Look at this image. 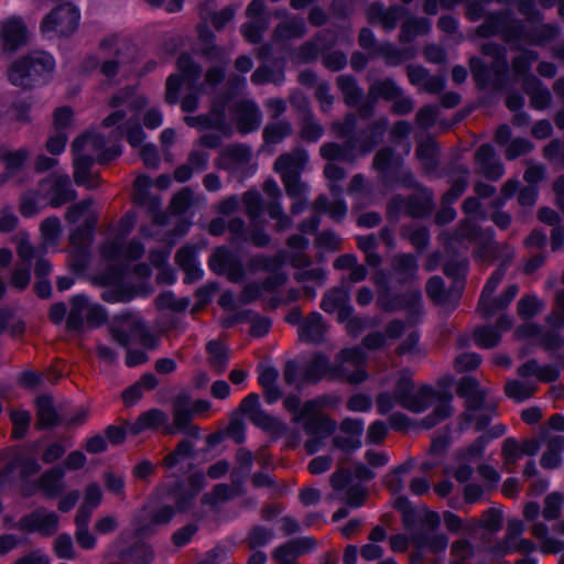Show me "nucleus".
<instances>
[{"mask_svg":"<svg viewBox=\"0 0 564 564\" xmlns=\"http://www.w3.org/2000/svg\"><path fill=\"white\" fill-rule=\"evenodd\" d=\"M411 372L403 370L398 375L395 393L399 403L414 413H422L433 408V413L421 421V425L431 429L452 414L451 398L445 397L429 386H422L414 390L411 381Z\"/></svg>","mask_w":564,"mask_h":564,"instance_id":"nucleus-1","label":"nucleus"},{"mask_svg":"<svg viewBox=\"0 0 564 564\" xmlns=\"http://www.w3.org/2000/svg\"><path fill=\"white\" fill-rule=\"evenodd\" d=\"M365 360L366 354L362 347H355L340 350L334 364L329 362L327 356L316 354L303 367V370L305 379L308 381H318L324 377H329L350 383H359L367 378L362 368Z\"/></svg>","mask_w":564,"mask_h":564,"instance_id":"nucleus-2","label":"nucleus"},{"mask_svg":"<svg viewBox=\"0 0 564 564\" xmlns=\"http://www.w3.org/2000/svg\"><path fill=\"white\" fill-rule=\"evenodd\" d=\"M137 223L135 215L127 214L120 220L116 229L108 231L106 240L101 246V254L109 263L123 273L129 269L131 263L138 260L144 252V247L135 240L126 242L127 236L130 234Z\"/></svg>","mask_w":564,"mask_h":564,"instance_id":"nucleus-3","label":"nucleus"},{"mask_svg":"<svg viewBox=\"0 0 564 564\" xmlns=\"http://www.w3.org/2000/svg\"><path fill=\"white\" fill-rule=\"evenodd\" d=\"M284 408L293 415L294 423L305 422V432L308 440L305 447L310 454L322 448L324 441L335 431L336 423L328 417L317 415L318 402L310 400L301 404L299 397L288 395L284 400Z\"/></svg>","mask_w":564,"mask_h":564,"instance_id":"nucleus-4","label":"nucleus"},{"mask_svg":"<svg viewBox=\"0 0 564 564\" xmlns=\"http://www.w3.org/2000/svg\"><path fill=\"white\" fill-rule=\"evenodd\" d=\"M147 104L145 97L135 94L134 90L129 89L121 93L112 99V107L119 109L104 120L102 128L115 131L118 126H121L123 135L127 134L130 145L132 148H142L145 134L138 124L132 126V120Z\"/></svg>","mask_w":564,"mask_h":564,"instance_id":"nucleus-5","label":"nucleus"},{"mask_svg":"<svg viewBox=\"0 0 564 564\" xmlns=\"http://www.w3.org/2000/svg\"><path fill=\"white\" fill-rule=\"evenodd\" d=\"M480 203L477 198H468L464 203V210L467 216L466 223L460 227L459 232L449 242L451 248L462 245L468 248L470 245L476 247L475 254L480 261H491L495 257L497 247L492 240V231H480L477 220L484 218L480 210Z\"/></svg>","mask_w":564,"mask_h":564,"instance_id":"nucleus-6","label":"nucleus"},{"mask_svg":"<svg viewBox=\"0 0 564 564\" xmlns=\"http://www.w3.org/2000/svg\"><path fill=\"white\" fill-rule=\"evenodd\" d=\"M55 68V59L50 53L34 51L9 67L8 78L12 85L18 87L43 86L53 79Z\"/></svg>","mask_w":564,"mask_h":564,"instance_id":"nucleus-7","label":"nucleus"},{"mask_svg":"<svg viewBox=\"0 0 564 564\" xmlns=\"http://www.w3.org/2000/svg\"><path fill=\"white\" fill-rule=\"evenodd\" d=\"M440 523L441 517L438 513L427 512L423 524L408 528L405 532L390 538L392 551L403 552L411 545L434 553L445 551L448 544L447 538L444 534L434 532Z\"/></svg>","mask_w":564,"mask_h":564,"instance_id":"nucleus-8","label":"nucleus"},{"mask_svg":"<svg viewBox=\"0 0 564 564\" xmlns=\"http://www.w3.org/2000/svg\"><path fill=\"white\" fill-rule=\"evenodd\" d=\"M321 154L329 161H349L351 155L346 148H341L336 143H328L322 147ZM326 178L332 183L329 186L334 202L328 203L327 197L321 196L316 202V209L319 213L328 214L334 220L343 219L347 214V205L339 198L340 189L334 184L344 178L345 172L334 162H329L324 170Z\"/></svg>","mask_w":564,"mask_h":564,"instance_id":"nucleus-9","label":"nucleus"},{"mask_svg":"<svg viewBox=\"0 0 564 564\" xmlns=\"http://www.w3.org/2000/svg\"><path fill=\"white\" fill-rule=\"evenodd\" d=\"M308 162L304 150H295L292 154L281 155L274 164V170L283 181L286 194L294 199L292 213L297 215L307 206V186L301 182L300 174Z\"/></svg>","mask_w":564,"mask_h":564,"instance_id":"nucleus-10","label":"nucleus"},{"mask_svg":"<svg viewBox=\"0 0 564 564\" xmlns=\"http://www.w3.org/2000/svg\"><path fill=\"white\" fill-rule=\"evenodd\" d=\"M108 135L99 131H89L75 140L74 155L84 156L97 163H106L121 153L118 141L123 137V129L118 126L115 131L107 129Z\"/></svg>","mask_w":564,"mask_h":564,"instance_id":"nucleus-11","label":"nucleus"},{"mask_svg":"<svg viewBox=\"0 0 564 564\" xmlns=\"http://www.w3.org/2000/svg\"><path fill=\"white\" fill-rule=\"evenodd\" d=\"M41 195L30 194L23 197L21 203V213L31 217L39 213L46 200L54 207L61 206L76 197L75 189L70 186L67 174H52L41 184Z\"/></svg>","mask_w":564,"mask_h":564,"instance_id":"nucleus-12","label":"nucleus"},{"mask_svg":"<svg viewBox=\"0 0 564 564\" xmlns=\"http://www.w3.org/2000/svg\"><path fill=\"white\" fill-rule=\"evenodd\" d=\"M66 219L69 224L77 226L70 235L73 245L80 246L90 242L93 229L97 221V209L91 199L72 205L66 213Z\"/></svg>","mask_w":564,"mask_h":564,"instance_id":"nucleus-13","label":"nucleus"},{"mask_svg":"<svg viewBox=\"0 0 564 564\" xmlns=\"http://www.w3.org/2000/svg\"><path fill=\"white\" fill-rule=\"evenodd\" d=\"M80 11L72 2L53 8L41 22V32H55L58 35H73L79 25Z\"/></svg>","mask_w":564,"mask_h":564,"instance_id":"nucleus-14","label":"nucleus"},{"mask_svg":"<svg viewBox=\"0 0 564 564\" xmlns=\"http://www.w3.org/2000/svg\"><path fill=\"white\" fill-rule=\"evenodd\" d=\"M506 270L499 268L487 281L478 305V310L485 317H491L500 310L507 307L517 296L519 289L516 284L510 285L498 299L492 297L494 292L502 281Z\"/></svg>","mask_w":564,"mask_h":564,"instance_id":"nucleus-15","label":"nucleus"},{"mask_svg":"<svg viewBox=\"0 0 564 564\" xmlns=\"http://www.w3.org/2000/svg\"><path fill=\"white\" fill-rule=\"evenodd\" d=\"M210 405V402L207 400L191 401L187 393H181L174 401L173 425H166V433L175 434L185 431L188 427L191 417L207 412Z\"/></svg>","mask_w":564,"mask_h":564,"instance_id":"nucleus-16","label":"nucleus"},{"mask_svg":"<svg viewBox=\"0 0 564 564\" xmlns=\"http://www.w3.org/2000/svg\"><path fill=\"white\" fill-rule=\"evenodd\" d=\"M289 248L293 252L289 261L295 268L303 269L297 280L302 283L314 282L319 286L325 282V272L321 268L305 269L308 265L307 258L302 253L308 246V240L300 235H295L289 239Z\"/></svg>","mask_w":564,"mask_h":564,"instance_id":"nucleus-17","label":"nucleus"},{"mask_svg":"<svg viewBox=\"0 0 564 564\" xmlns=\"http://www.w3.org/2000/svg\"><path fill=\"white\" fill-rule=\"evenodd\" d=\"M180 74L171 75L166 83V100L176 104L180 98V88L184 84L192 87L200 75V67L193 63L191 56L182 55L177 62Z\"/></svg>","mask_w":564,"mask_h":564,"instance_id":"nucleus-18","label":"nucleus"},{"mask_svg":"<svg viewBox=\"0 0 564 564\" xmlns=\"http://www.w3.org/2000/svg\"><path fill=\"white\" fill-rule=\"evenodd\" d=\"M241 411L254 425L267 432L279 434L285 430L284 424L278 417L262 410L258 394L247 395L241 402Z\"/></svg>","mask_w":564,"mask_h":564,"instance_id":"nucleus-19","label":"nucleus"},{"mask_svg":"<svg viewBox=\"0 0 564 564\" xmlns=\"http://www.w3.org/2000/svg\"><path fill=\"white\" fill-rule=\"evenodd\" d=\"M408 12V9L403 6L394 4L387 9L382 2L375 1L368 6L366 14L371 25H381L386 33H390Z\"/></svg>","mask_w":564,"mask_h":564,"instance_id":"nucleus-20","label":"nucleus"},{"mask_svg":"<svg viewBox=\"0 0 564 564\" xmlns=\"http://www.w3.org/2000/svg\"><path fill=\"white\" fill-rule=\"evenodd\" d=\"M58 525V516L53 511L39 508L28 516L20 519L18 529L28 533H40L44 536L56 532Z\"/></svg>","mask_w":564,"mask_h":564,"instance_id":"nucleus-21","label":"nucleus"},{"mask_svg":"<svg viewBox=\"0 0 564 564\" xmlns=\"http://www.w3.org/2000/svg\"><path fill=\"white\" fill-rule=\"evenodd\" d=\"M123 325L131 328V334L126 335L124 333L113 329V336L116 337L117 341L126 346L128 345L132 339L140 343L143 347L148 349H153L158 345V337L152 335L143 325L141 318L137 315L132 314H126L122 315Z\"/></svg>","mask_w":564,"mask_h":564,"instance_id":"nucleus-22","label":"nucleus"},{"mask_svg":"<svg viewBox=\"0 0 564 564\" xmlns=\"http://www.w3.org/2000/svg\"><path fill=\"white\" fill-rule=\"evenodd\" d=\"M245 14L248 21L240 28L241 35H262L268 31L271 12L264 0H252L247 6Z\"/></svg>","mask_w":564,"mask_h":564,"instance_id":"nucleus-23","label":"nucleus"},{"mask_svg":"<svg viewBox=\"0 0 564 564\" xmlns=\"http://www.w3.org/2000/svg\"><path fill=\"white\" fill-rule=\"evenodd\" d=\"M512 22L510 10L490 12L485 17L482 24L478 26L475 35H525L522 31H509Z\"/></svg>","mask_w":564,"mask_h":564,"instance_id":"nucleus-24","label":"nucleus"},{"mask_svg":"<svg viewBox=\"0 0 564 564\" xmlns=\"http://www.w3.org/2000/svg\"><path fill=\"white\" fill-rule=\"evenodd\" d=\"M322 308L326 313L337 314L338 322L344 323L352 314L349 291L341 286L330 290L323 297Z\"/></svg>","mask_w":564,"mask_h":564,"instance_id":"nucleus-25","label":"nucleus"},{"mask_svg":"<svg viewBox=\"0 0 564 564\" xmlns=\"http://www.w3.org/2000/svg\"><path fill=\"white\" fill-rule=\"evenodd\" d=\"M209 265L215 273L226 275L232 282H238L243 276L241 265L234 259L231 252L224 247L214 251Z\"/></svg>","mask_w":564,"mask_h":564,"instance_id":"nucleus-26","label":"nucleus"},{"mask_svg":"<svg viewBox=\"0 0 564 564\" xmlns=\"http://www.w3.org/2000/svg\"><path fill=\"white\" fill-rule=\"evenodd\" d=\"M364 421L346 419L341 422L339 434L334 438V445L345 452L358 449L361 446Z\"/></svg>","mask_w":564,"mask_h":564,"instance_id":"nucleus-27","label":"nucleus"},{"mask_svg":"<svg viewBox=\"0 0 564 564\" xmlns=\"http://www.w3.org/2000/svg\"><path fill=\"white\" fill-rule=\"evenodd\" d=\"M516 336L519 339L539 344L546 349H555L563 343L562 337L556 330L546 333L533 323H524L516 330Z\"/></svg>","mask_w":564,"mask_h":564,"instance_id":"nucleus-28","label":"nucleus"},{"mask_svg":"<svg viewBox=\"0 0 564 564\" xmlns=\"http://www.w3.org/2000/svg\"><path fill=\"white\" fill-rule=\"evenodd\" d=\"M173 516L174 510L170 506H162L158 509L148 506L142 516L134 522L135 531L141 535L150 533L155 527L170 522Z\"/></svg>","mask_w":564,"mask_h":564,"instance_id":"nucleus-29","label":"nucleus"},{"mask_svg":"<svg viewBox=\"0 0 564 564\" xmlns=\"http://www.w3.org/2000/svg\"><path fill=\"white\" fill-rule=\"evenodd\" d=\"M332 486L348 506L358 508L362 505L366 495L364 489L349 486V476L345 471L340 470L333 475Z\"/></svg>","mask_w":564,"mask_h":564,"instance_id":"nucleus-30","label":"nucleus"},{"mask_svg":"<svg viewBox=\"0 0 564 564\" xmlns=\"http://www.w3.org/2000/svg\"><path fill=\"white\" fill-rule=\"evenodd\" d=\"M234 118L242 133L256 130L261 122V115L257 105L251 100H243L235 106Z\"/></svg>","mask_w":564,"mask_h":564,"instance_id":"nucleus-31","label":"nucleus"},{"mask_svg":"<svg viewBox=\"0 0 564 564\" xmlns=\"http://www.w3.org/2000/svg\"><path fill=\"white\" fill-rule=\"evenodd\" d=\"M512 326L511 317L503 315L499 318L497 328L491 326L479 327L474 333V341L480 348H492L501 339V333Z\"/></svg>","mask_w":564,"mask_h":564,"instance_id":"nucleus-32","label":"nucleus"},{"mask_svg":"<svg viewBox=\"0 0 564 564\" xmlns=\"http://www.w3.org/2000/svg\"><path fill=\"white\" fill-rule=\"evenodd\" d=\"M314 545V540L308 536L292 540L275 551L274 560L278 564H296L297 556L308 552Z\"/></svg>","mask_w":564,"mask_h":564,"instance_id":"nucleus-33","label":"nucleus"},{"mask_svg":"<svg viewBox=\"0 0 564 564\" xmlns=\"http://www.w3.org/2000/svg\"><path fill=\"white\" fill-rule=\"evenodd\" d=\"M64 477L65 469L63 467H53L43 473L39 478L37 489L41 490L45 497L55 498L59 496L66 487Z\"/></svg>","mask_w":564,"mask_h":564,"instance_id":"nucleus-34","label":"nucleus"},{"mask_svg":"<svg viewBox=\"0 0 564 564\" xmlns=\"http://www.w3.org/2000/svg\"><path fill=\"white\" fill-rule=\"evenodd\" d=\"M476 162L480 172L490 180H498L503 174V166L496 158L492 145H481L476 154Z\"/></svg>","mask_w":564,"mask_h":564,"instance_id":"nucleus-35","label":"nucleus"},{"mask_svg":"<svg viewBox=\"0 0 564 564\" xmlns=\"http://www.w3.org/2000/svg\"><path fill=\"white\" fill-rule=\"evenodd\" d=\"M169 416L166 413L159 409H152L144 413H142L135 422L128 423V429L130 434L137 435L147 430L158 429L159 426H163V432L165 434V427L169 424Z\"/></svg>","mask_w":564,"mask_h":564,"instance_id":"nucleus-36","label":"nucleus"},{"mask_svg":"<svg viewBox=\"0 0 564 564\" xmlns=\"http://www.w3.org/2000/svg\"><path fill=\"white\" fill-rule=\"evenodd\" d=\"M524 532V523L520 519H510L507 525V534L503 542V552L513 553L518 551H527L532 547L530 541L522 539Z\"/></svg>","mask_w":564,"mask_h":564,"instance_id":"nucleus-37","label":"nucleus"},{"mask_svg":"<svg viewBox=\"0 0 564 564\" xmlns=\"http://www.w3.org/2000/svg\"><path fill=\"white\" fill-rule=\"evenodd\" d=\"M251 156V149L247 145H232L223 151L218 164L223 169L236 172L242 169Z\"/></svg>","mask_w":564,"mask_h":564,"instance_id":"nucleus-38","label":"nucleus"},{"mask_svg":"<svg viewBox=\"0 0 564 564\" xmlns=\"http://www.w3.org/2000/svg\"><path fill=\"white\" fill-rule=\"evenodd\" d=\"M176 261L186 271L185 282L191 283L203 278V269L197 261V252L194 247H183L176 253Z\"/></svg>","mask_w":564,"mask_h":564,"instance_id":"nucleus-39","label":"nucleus"},{"mask_svg":"<svg viewBox=\"0 0 564 564\" xmlns=\"http://www.w3.org/2000/svg\"><path fill=\"white\" fill-rule=\"evenodd\" d=\"M457 393L467 400L471 417L478 415L479 405L484 400V392L480 390L478 382L470 377L464 378L458 384Z\"/></svg>","mask_w":564,"mask_h":564,"instance_id":"nucleus-40","label":"nucleus"},{"mask_svg":"<svg viewBox=\"0 0 564 564\" xmlns=\"http://www.w3.org/2000/svg\"><path fill=\"white\" fill-rule=\"evenodd\" d=\"M327 332V326L323 322L322 315L313 313L300 327V337L310 343H321Z\"/></svg>","mask_w":564,"mask_h":564,"instance_id":"nucleus-41","label":"nucleus"},{"mask_svg":"<svg viewBox=\"0 0 564 564\" xmlns=\"http://www.w3.org/2000/svg\"><path fill=\"white\" fill-rule=\"evenodd\" d=\"M41 246L45 251L56 249L62 235V224L57 217L44 219L40 226Z\"/></svg>","mask_w":564,"mask_h":564,"instance_id":"nucleus-42","label":"nucleus"},{"mask_svg":"<svg viewBox=\"0 0 564 564\" xmlns=\"http://www.w3.org/2000/svg\"><path fill=\"white\" fill-rule=\"evenodd\" d=\"M94 163L96 162L84 156L74 155V178L78 185L87 188H94L98 185L99 177L90 170Z\"/></svg>","mask_w":564,"mask_h":564,"instance_id":"nucleus-43","label":"nucleus"},{"mask_svg":"<svg viewBox=\"0 0 564 564\" xmlns=\"http://www.w3.org/2000/svg\"><path fill=\"white\" fill-rule=\"evenodd\" d=\"M377 304L384 311H395L401 308L416 311L421 306V293L419 291L411 292L406 296V300H390L387 293H381L377 300Z\"/></svg>","mask_w":564,"mask_h":564,"instance_id":"nucleus-44","label":"nucleus"},{"mask_svg":"<svg viewBox=\"0 0 564 564\" xmlns=\"http://www.w3.org/2000/svg\"><path fill=\"white\" fill-rule=\"evenodd\" d=\"M519 375L523 378H534L542 381H553L557 378L558 372L556 368L552 366L541 367L535 360H529L523 364L519 370Z\"/></svg>","mask_w":564,"mask_h":564,"instance_id":"nucleus-45","label":"nucleus"},{"mask_svg":"<svg viewBox=\"0 0 564 564\" xmlns=\"http://www.w3.org/2000/svg\"><path fill=\"white\" fill-rule=\"evenodd\" d=\"M102 490L97 482H90L84 490L83 502L76 516L91 517L94 510L101 505Z\"/></svg>","mask_w":564,"mask_h":564,"instance_id":"nucleus-46","label":"nucleus"},{"mask_svg":"<svg viewBox=\"0 0 564 564\" xmlns=\"http://www.w3.org/2000/svg\"><path fill=\"white\" fill-rule=\"evenodd\" d=\"M429 296L438 305L449 307L455 304L457 294L454 295L452 301V294L445 290L444 282L438 276H433L429 280L426 285Z\"/></svg>","mask_w":564,"mask_h":564,"instance_id":"nucleus-47","label":"nucleus"},{"mask_svg":"<svg viewBox=\"0 0 564 564\" xmlns=\"http://www.w3.org/2000/svg\"><path fill=\"white\" fill-rule=\"evenodd\" d=\"M532 534L541 541L542 551L545 553H558L564 550V542L549 536V528L542 522H535L531 528Z\"/></svg>","mask_w":564,"mask_h":564,"instance_id":"nucleus-48","label":"nucleus"},{"mask_svg":"<svg viewBox=\"0 0 564 564\" xmlns=\"http://www.w3.org/2000/svg\"><path fill=\"white\" fill-rule=\"evenodd\" d=\"M355 11V0H333L329 17L334 24L345 28Z\"/></svg>","mask_w":564,"mask_h":564,"instance_id":"nucleus-49","label":"nucleus"},{"mask_svg":"<svg viewBox=\"0 0 564 564\" xmlns=\"http://www.w3.org/2000/svg\"><path fill=\"white\" fill-rule=\"evenodd\" d=\"M564 451V438L560 435L549 440L547 451L543 454L541 465L544 468H556L561 464V453Z\"/></svg>","mask_w":564,"mask_h":564,"instance_id":"nucleus-50","label":"nucleus"},{"mask_svg":"<svg viewBox=\"0 0 564 564\" xmlns=\"http://www.w3.org/2000/svg\"><path fill=\"white\" fill-rule=\"evenodd\" d=\"M185 121L188 126L195 128H216L219 129L224 122L223 106L214 105L210 116L207 117H186Z\"/></svg>","mask_w":564,"mask_h":564,"instance_id":"nucleus-51","label":"nucleus"},{"mask_svg":"<svg viewBox=\"0 0 564 564\" xmlns=\"http://www.w3.org/2000/svg\"><path fill=\"white\" fill-rule=\"evenodd\" d=\"M89 517L86 516H76V541L83 549L91 550L96 546L97 540L89 531Z\"/></svg>","mask_w":564,"mask_h":564,"instance_id":"nucleus-52","label":"nucleus"},{"mask_svg":"<svg viewBox=\"0 0 564 564\" xmlns=\"http://www.w3.org/2000/svg\"><path fill=\"white\" fill-rule=\"evenodd\" d=\"M77 301L84 302V303H91L84 295H76L72 299L70 311L67 316V326L70 329H79L84 325V323L86 321V315L89 312L87 307L83 308V307H79L80 305L77 306V304H78Z\"/></svg>","mask_w":564,"mask_h":564,"instance_id":"nucleus-53","label":"nucleus"},{"mask_svg":"<svg viewBox=\"0 0 564 564\" xmlns=\"http://www.w3.org/2000/svg\"><path fill=\"white\" fill-rule=\"evenodd\" d=\"M205 478L200 474L194 475L188 481V489H183V496L177 500V509L186 511L193 498L205 487Z\"/></svg>","mask_w":564,"mask_h":564,"instance_id":"nucleus-54","label":"nucleus"},{"mask_svg":"<svg viewBox=\"0 0 564 564\" xmlns=\"http://www.w3.org/2000/svg\"><path fill=\"white\" fill-rule=\"evenodd\" d=\"M432 22L429 18L411 17L403 21L399 35H425L430 33Z\"/></svg>","mask_w":564,"mask_h":564,"instance_id":"nucleus-55","label":"nucleus"},{"mask_svg":"<svg viewBox=\"0 0 564 564\" xmlns=\"http://www.w3.org/2000/svg\"><path fill=\"white\" fill-rule=\"evenodd\" d=\"M229 229L232 234L240 235L245 240L251 241L253 245L258 247H263L269 243L270 238L265 234L263 229H254L250 234H246L243 231V221L240 219H235L230 223Z\"/></svg>","mask_w":564,"mask_h":564,"instance_id":"nucleus-56","label":"nucleus"},{"mask_svg":"<svg viewBox=\"0 0 564 564\" xmlns=\"http://www.w3.org/2000/svg\"><path fill=\"white\" fill-rule=\"evenodd\" d=\"M534 384L533 382L527 380L524 382L519 380H510L506 384V393L507 395L517 401L521 402L525 399L530 398L532 393L534 392Z\"/></svg>","mask_w":564,"mask_h":564,"instance_id":"nucleus-57","label":"nucleus"},{"mask_svg":"<svg viewBox=\"0 0 564 564\" xmlns=\"http://www.w3.org/2000/svg\"><path fill=\"white\" fill-rule=\"evenodd\" d=\"M564 506V496L560 492H552L544 500L542 516L545 520H556L561 517Z\"/></svg>","mask_w":564,"mask_h":564,"instance_id":"nucleus-58","label":"nucleus"},{"mask_svg":"<svg viewBox=\"0 0 564 564\" xmlns=\"http://www.w3.org/2000/svg\"><path fill=\"white\" fill-rule=\"evenodd\" d=\"M37 415L41 427L46 429L55 425L57 415L50 398L42 397L37 400Z\"/></svg>","mask_w":564,"mask_h":564,"instance_id":"nucleus-59","label":"nucleus"},{"mask_svg":"<svg viewBox=\"0 0 564 564\" xmlns=\"http://www.w3.org/2000/svg\"><path fill=\"white\" fill-rule=\"evenodd\" d=\"M306 23L304 19L293 17L288 21L280 22L271 35H304Z\"/></svg>","mask_w":564,"mask_h":564,"instance_id":"nucleus-60","label":"nucleus"},{"mask_svg":"<svg viewBox=\"0 0 564 564\" xmlns=\"http://www.w3.org/2000/svg\"><path fill=\"white\" fill-rule=\"evenodd\" d=\"M238 495L237 488H231L227 485H217L213 492L204 497V502L213 507L225 502Z\"/></svg>","mask_w":564,"mask_h":564,"instance_id":"nucleus-61","label":"nucleus"},{"mask_svg":"<svg viewBox=\"0 0 564 564\" xmlns=\"http://www.w3.org/2000/svg\"><path fill=\"white\" fill-rule=\"evenodd\" d=\"M0 35H29V29L21 17L13 15L0 23Z\"/></svg>","mask_w":564,"mask_h":564,"instance_id":"nucleus-62","label":"nucleus"},{"mask_svg":"<svg viewBox=\"0 0 564 564\" xmlns=\"http://www.w3.org/2000/svg\"><path fill=\"white\" fill-rule=\"evenodd\" d=\"M207 351L210 358L212 365L217 370H223L228 361V352L226 347L217 341H210L207 345Z\"/></svg>","mask_w":564,"mask_h":564,"instance_id":"nucleus-63","label":"nucleus"},{"mask_svg":"<svg viewBox=\"0 0 564 564\" xmlns=\"http://www.w3.org/2000/svg\"><path fill=\"white\" fill-rule=\"evenodd\" d=\"M291 133L288 122H276L264 129V140L268 144H276Z\"/></svg>","mask_w":564,"mask_h":564,"instance_id":"nucleus-64","label":"nucleus"}]
</instances>
